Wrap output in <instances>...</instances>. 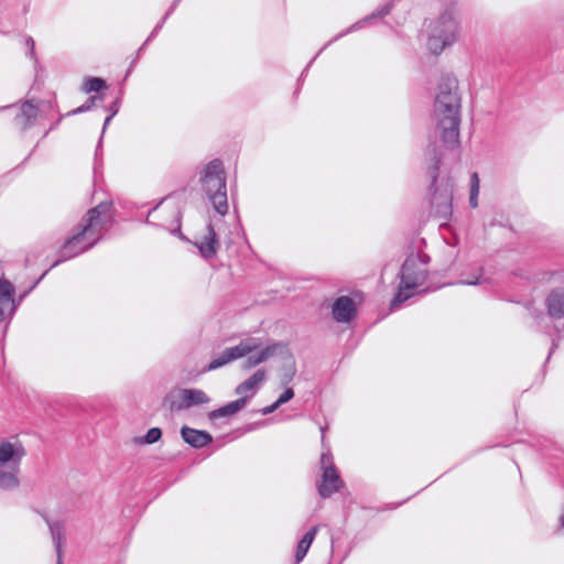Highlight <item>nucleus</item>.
<instances>
[{
    "instance_id": "f257e3e1",
    "label": "nucleus",
    "mask_w": 564,
    "mask_h": 564,
    "mask_svg": "<svg viewBox=\"0 0 564 564\" xmlns=\"http://www.w3.org/2000/svg\"><path fill=\"white\" fill-rule=\"evenodd\" d=\"M460 101L457 78L453 74H443L433 107L434 135L429 137L425 151V158L430 161L427 174L431 177V214L441 220H448L453 215L454 182L451 177L438 180L443 150L437 145L436 139L441 140L446 150L459 147Z\"/></svg>"
},
{
    "instance_id": "f03ea898",
    "label": "nucleus",
    "mask_w": 564,
    "mask_h": 564,
    "mask_svg": "<svg viewBox=\"0 0 564 564\" xmlns=\"http://www.w3.org/2000/svg\"><path fill=\"white\" fill-rule=\"evenodd\" d=\"M116 210L111 200H104L95 207L87 210L82 221L77 225V230L69 236L58 250L57 260L45 270L28 290L15 297L17 307L21 304L37 284L45 278L52 268L69 260L80 253H84L95 247L105 236L115 223Z\"/></svg>"
},
{
    "instance_id": "7ed1b4c3",
    "label": "nucleus",
    "mask_w": 564,
    "mask_h": 564,
    "mask_svg": "<svg viewBox=\"0 0 564 564\" xmlns=\"http://www.w3.org/2000/svg\"><path fill=\"white\" fill-rule=\"evenodd\" d=\"M397 276L399 278L400 283L390 302L391 311L399 308L405 301L410 300L414 295L423 296L446 285L445 283L437 285L430 284L426 288L417 290L427 281L429 271L426 268L417 265V261L414 260L413 251L406 256Z\"/></svg>"
},
{
    "instance_id": "20e7f679",
    "label": "nucleus",
    "mask_w": 564,
    "mask_h": 564,
    "mask_svg": "<svg viewBox=\"0 0 564 564\" xmlns=\"http://www.w3.org/2000/svg\"><path fill=\"white\" fill-rule=\"evenodd\" d=\"M456 13L457 2L451 0L444 4L438 19L430 23L426 45L433 55H440L447 46L456 42L458 35Z\"/></svg>"
},
{
    "instance_id": "39448f33",
    "label": "nucleus",
    "mask_w": 564,
    "mask_h": 564,
    "mask_svg": "<svg viewBox=\"0 0 564 564\" xmlns=\"http://www.w3.org/2000/svg\"><path fill=\"white\" fill-rule=\"evenodd\" d=\"M203 192L220 216L228 214L227 175L220 159L209 161L199 173Z\"/></svg>"
},
{
    "instance_id": "423d86ee",
    "label": "nucleus",
    "mask_w": 564,
    "mask_h": 564,
    "mask_svg": "<svg viewBox=\"0 0 564 564\" xmlns=\"http://www.w3.org/2000/svg\"><path fill=\"white\" fill-rule=\"evenodd\" d=\"M393 8V3L392 2H388L386 4H383L382 7L378 8L377 10H375L371 14L367 15L366 18H364L362 20L360 21H357L356 23L351 24L348 29H346L345 31L338 33L336 36H334L328 43H326L318 52L317 54L308 62V64L306 65V67L303 69V72L301 73L299 79H297V88L295 89L294 91V95L299 94L300 91V85L302 84L303 79L305 78V75L308 70V68L311 67V65L314 63V61L316 59V57L323 52V50H325L328 45H330L332 43H334L335 41L339 40L340 37H343L344 35L350 33V32H354V31H357L359 29H361L364 26L365 23H367L368 21L370 20H373V19H378V18H383L386 15H388L391 10Z\"/></svg>"
},
{
    "instance_id": "0eeeda50",
    "label": "nucleus",
    "mask_w": 564,
    "mask_h": 564,
    "mask_svg": "<svg viewBox=\"0 0 564 564\" xmlns=\"http://www.w3.org/2000/svg\"><path fill=\"white\" fill-rule=\"evenodd\" d=\"M317 492L322 499L330 498L335 492L345 487V482L340 477L336 466H327L323 468L321 481L317 482Z\"/></svg>"
},
{
    "instance_id": "6e6552de",
    "label": "nucleus",
    "mask_w": 564,
    "mask_h": 564,
    "mask_svg": "<svg viewBox=\"0 0 564 564\" xmlns=\"http://www.w3.org/2000/svg\"><path fill=\"white\" fill-rule=\"evenodd\" d=\"M26 451L21 443L1 442L0 443V467H9L11 470L19 471L22 458Z\"/></svg>"
},
{
    "instance_id": "1a4fd4ad",
    "label": "nucleus",
    "mask_w": 564,
    "mask_h": 564,
    "mask_svg": "<svg viewBox=\"0 0 564 564\" xmlns=\"http://www.w3.org/2000/svg\"><path fill=\"white\" fill-rule=\"evenodd\" d=\"M332 315L338 323H350L357 316V305L348 295L338 296L332 305Z\"/></svg>"
},
{
    "instance_id": "9d476101",
    "label": "nucleus",
    "mask_w": 564,
    "mask_h": 564,
    "mask_svg": "<svg viewBox=\"0 0 564 564\" xmlns=\"http://www.w3.org/2000/svg\"><path fill=\"white\" fill-rule=\"evenodd\" d=\"M194 246L198 249L199 256L204 260H210L217 256L220 242L212 221L207 224V234L200 241H195Z\"/></svg>"
},
{
    "instance_id": "9b49d317",
    "label": "nucleus",
    "mask_w": 564,
    "mask_h": 564,
    "mask_svg": "<svg viewBox=\"0 0 564 564\" xmlns=\"http://www.w3.org/2000/svg\"><path fill=\"white\" fill-rule=\"evenodd\" d=\"M182 440L195 449H202L214 442L213 435L205 430L183 425L180 430Z\"/></svg>"
},
{
    "instance_id": "f8f14e48",
    "label": "nucleus",
    "mask_w": 564,
    "mask_h": 564,
    "mask_svg": "<svg viewBox=\"0 0 564 564\" xmlns=\"http://www.w3.org/2000/svg\"><path fill=\"white\" fill-rule=\"evenodd\" d=\"M544 305L549 318L560 319L564 317V288L552 289L544 300Z\"/></svg>"
},
{
    "instance_id": "ddd939ff",
    "label": "nucleus",
    "mask_w": 564,
    "mask_h": 564,
    "mask_svg": "<svg viewBox=\"0 0 564 564\" xmlns=\"http://www.w3.org/2000/svg\"><path fill=\"white\" fill-rule=\"evenodd\" d=\"M14 285L6 279H0V323L4 321V310L10 306L9 315L17 311Z\"/></svg>"
},
{
    "instance_id": "4468645a",
    "label": "nucleus",
    "mask_w": 564,
    "mask_h": 564,
    "mask_svg": "<svg viewBox=\"0 0 564 564\" xmlns=\"http://www.w3.org/2000/svg\"><path fill=\"white\" fill-rule=\"evenodd\" d=\"M39 108L35 106L32 100H25L20 111L14 117V122L20 127L22 131L30 129L37 118Z\"/></svg>"
},
{
    "instance_id": "2eb2a0df",
    "label": "nucleus",
    "mask_w": 564,
    "mask_h": 564,
    "mask_svg": "<svg viewBox=\"0 0 564 564\" xmlns=\"http://www.w3.org/2000/svg\"><path fill=\"white\" fill-rule=\"evenodd\" d=\"M265 380V370L258 369L252 376H250L247 380L239 383L235 388V393L238 395H251V398L257 393L259 384Z\"/></svg>"
},
{
    "instance_id": "dca6fc26",
    "label": "nucleus",
    "mask_w": 564,
    "mask_h": 564,
    "mask_svg": "<svg viewBox=\"0 0 564 564\" xmlns=\"http://www.w3.org/2000/svg\"><path fill=\"white\" fill-rule=\"evenodd\" d=\"M181 393L182 403L177 406L178 410L189 409L192 406L208 403L210 401V398L199 389H183Z\"/></svg>"
},
{
    "instance_id": "f3484780",
    "label": "nucleus",
    "mask_w": 564,
    "mask_h": 564,
    "mask_svg": "<svg viewBox=\"0 0 564 564\" xmlns=\"http://www.w3.org/2000/svg\"><path fill=\"white\" fill-rule=\"evenodd\" d=\"M47 525H48L50 533H51V536H52V540H53V543L55 546V551H56V556H57L56 564H63L62 544L65 539L64 525L61 521H52V520H47Z\"/></svg>"
},
{
    "instance_id": "a211bd4d",
    "label": "nucleus",
    "mask_w": 564,
    "mask_h": 564,
    "mask_svg": "<svg viewBox=\"0 0 564 564\" xmlns=\"http://www.w3.org/2000/svg\"><path fill=\"white\" fill-rule=\"evenodd\" d=\"M260 347L257 338H248L246 340H241L237 346L229 347L228 354L231 357L232 361L239 358L246 357L247 355L253 352Z\"/></svg>"
},
{
    "instance_id": "6ab92c4d",
    "label": "nucleus",
    "mask_w": 564,
    "mask_h": 564,
    "mask_svg": "<svg viewBox=\"0 0 564 564\" xmlns=\"http://www.w3.org/2000/svg\"><path fill=\"white\" fill-rule=\"evenodd\" d=\"M263 359L267 361L269 358L280 356L283 360L291 359L293 355L289 344L284 341H274L264 348L260 349Z\"/></svg>"
},
{
    "instance_id": "aec40b11",
    "label": "nucleus",
    "mask_w": 564,
    "mask_h": 564,
    "mask_svg": "<svg viewBox=\"0 0 564 564\" xmlns=\"http://www.w3.org/2000/svg\"><path fill=\"white\" fill-rule=\"evenodd\" d=\"M317 527H312L297 542L295 550V562L294 564H299L306 556L315 536L317 533Z\"/></svg>"
},
{
    "instance_id": "412c9836",
    "label": "nucleus",
    "mask_w": 564,
    "mask_h": 564,
    "mask_svg": "<svg viewBox=\"0 0 564 564\" xmlns=\"http://www.w3.org/2000/svg\"><path fill=\"white\" fill-rule=\"evenodd\" d=\"M108 84L105 78L97 76H87L84 78L80 90L85 94L105 95Z\"/></svg>"
},
{
    "instance_id": "4be33fe9",
    "label": "nucleus",
    "mask_w": 564,
    "mask_h": 564,
    "mask_svg": "<svg viewBox=\"0 0 564 564\" xmlns=\"http://www.w3.org/2000/svg\"><path fill=\"white\" fill-rule=\"evenodd\" d=\"M295 375H296V366H295L294 356L292 355L291 359L284 360V364L281 368V379H280L281 386L282 387L289 386L293 381Z\"/></svg>"
},
{
    "instance_id": "5701e85b",
    "label": "nucleus",
    "mask_w": 564,
    "mask_h": 564,
    "mask_svg": "<svg viewBox=\"0 0 564 564\" xmlns=\"http://www.w3.org/2000/svg\"><path fill=\"white\" fill-rule=\"evenodd\" d=\"M15 470L4 471L0 469V489L12 490L19 487L20 480Z\"/></svg>"
},
{
    "instance_id": "b1692460",
    "label": "nucleus",
    "mask_w": 564,
    "mask_h": 564,
    "mask_svg": "<svg viewBox=\"0 0 564 564\" xmlns=\"http://www.w3.org/2000/svg\"><path fill=\"white\" fill-rule=\"evenodd\" d=\"M104 100H105V95H91L85 100V102L82 106L68 111L66 113V116L69 117V116L80 115V113L90 111L91 109H94L96 107L97 102H101Z\"/></svg>"
},
{
    "instance_id": "393cba45",
    "label": "nucleus",
    "mask_w": 564,
    "mask_h": 564,
    "mask_svg": "<svg viewBox=\"0 0 564 564\" xmlns=\"http://www.w3.org/2000/svg\"><path fill=\"white\" fill-rule=\"evenodd\" d=\"M319 430L322 433V448H323V452H322V455L319 458V464H321V469L323 470V468H325L327 466H335V464H334V457H333L332 451L325 442V427L321 426Z\"/></svg>"
},
{
    "instance_id": "a878e982",
    "label": "nucleus",
    "mask_w": 564,
    "mask_h": 564,
    "mask_svg": "<svg viewBox=\"0 0 564 564\" xmlns=\"http://www.w3.org/2000/svg\"><path fill=\"white\" fill-rule=\"evenodd\" d=\"M162 430L160 427H151L148 432L141 437H134V443L137 444H154L159 442L162 437Z\"/></svg>"
},
{
    "instance_id": "bb28decb",
    "label": "nucleus",
    "mask_w": 564,
    "mask_h": 564,
    "mask_svg": "<svg viewBox=\"0 0 564 564\" xmlns=\"http://www.w3.org/2000/svg\"><path fill=\"white\" fill-rule=\"evenodd\" d=\"M232 359L229 357L228 349L226 348L218 357L214 358L205 368L206 371H213L218 368L226 366L231 362Z\"/></svg>"
},
{
    "instance_id": "cd10ccee",
    "label": "nucleus",
    "mask_w": 564,
    "mask_h": 564,
    "mask_svg": "<svg viewBox=\"0 0 564 564\" xmlns=\"http://www.w3.org/2000/svg\"><path fill=\"white\" fill-rule=\"evenodd\" d=\"M232 359L229 357L228 349L226 348L218 357L214 358L205 368L206 371H213L218 368L226 366L231 362Z\"/></svg>"
},
{
    "instance_id": "c85d7f7f",
    "label": "nucleus",
    "mask_w": 564,
    "mask_h": 564,
    "mask_svg": "<svg viewBox=\"0 0 564 564\" xmlns=\"http://www.w3.org/2000/svg\"><path fill=\"white\" fill-rule=\"evenodd\" d=\"M251 395H242L231 402H228L226 405L228 414L234 415L241 411L250 401Z\"/></svg>"
},
{
    "instance_id": "c756f323",
    "label": "nucleus",
    "mask_w": 564,
    "mask_h": 564,
    "mask_svg": "<svg viewBox=\"0 0 564 564\" xmlns=\"http://www.w3.org/2000/svg\"><path fill=\"white\" fill-rule=\"evenodd\" d=\"M264 361L265 360L263 359V356L260 350L254 355L249 354V355H247V358L243 361V369H251Z\"/></svg>"
},
{
    "instance_id": "7c9ffc66",
    "label": "nucleus",
    "mask_w": 564,
    "mask_h": 564,
    "mask_svg": "<svg viewBox=\"0 0 564 564\" xmlns=\"http://www.w3.org/2000/svg\"><path fill=\"white\" fill-rule=\"evenodd\" d=\"M182 218H183V213L181 212V209H177L176 214H175V220H176L177 226L171 230V234L173 236H177L183 241L189 242V239L183 235L182 229H181Z\"/></svg>"
},
{
    "instance_id": "2f4dec72",
    "label": "nucleus",
    "mask_w": 564,
    "mask_h": 564,
    "mask_svg": "<svg viewBox=\"0 0 564 564\" xmlns=\"http://www.w3.org/2000/svg\"><path fill=\"white\" fill-rule=\"evenodd\" d=\"M122 89L119 91V95L105 108V110L111 115V116H116L119 110H120V107H121V100H122Z\"/></svg>"
},
{
    "instance_id": "473e14b6",
    "label": "nucleus",
    "mask_w": 564,
    "mask_h": 564,
    "mask_svg": "<svg viewBox=\"0 0 564 564\" xmlns=\"http://www.w3.org/2000/svg\"><path fill=\"white\" fill-rule=\"evenodd\" d=\"M293 398H294V390L286 386L284 391L276 399V401L280 405H283V404L288 403L289 401H291Z\"/></svg>"
},
{
    "instance_id": "72a5a7b5",
    "label": "nucleus",
    "mask_w": 564,
    "mask_h": 564,
    "mask_svg": "<svg viewBox=\"0 0 564 564\" xmlns=\"http://www.w3.org/2000/svg\"><path fill=\"white\" fill-rule=\"evenodd\" d=\"M207 415H208V419H209L210 421H215V420L220 419V417L230 416V415L228 414V411H227L226 405H223V406H220V408H218V409H215V410H213V411L208 412V414H207Z\"/></svg>"
},
{
    "instance_id": "f704fd0d",
    "label": "nucleus",
    "mask_w": 564,
    "mask_h": 564,
    "mask_svg": "<svg viewBox=\"0 0 564 564\" xmlns=\"http://www.w3.org/2000/svg\"><path fill=\"white\" fill-rule=\"evenodd\" d=\"M102 142H104V138L102 135L99 137V140L97 142V145H96V150H95V171L97 170V166L100 164L101 165V159H102Z\"/></svg>"
},
{
    "instance_id": "c9c22d12",
    "label": "nucleus",
    "mask_w": 564,
    "mask_h": 564,
    "mask_svg": "<svg viewBox=\"0 0 564 564\" xmlns=\"http://www.w3.org/2000/svg\"><path fill=\"white\" fill-rule=\"evenodd\" d=\"M488 281H489L488 279H484L481 275H478L476 278L462 280V281H459V284H464V285H479V284L486 283Z\"/></svg>"
},
{
    "instance_id": "e433bc0d",
    "label": "nucleus",
    "mask_w": 564,
    "mask_h": 564,
    "mask_svg": "<svg viewBox=\"0 0 564 564\" xmlns=\"http://www.w3.org/2000/svg\"><path fill=\"white\" fill-rule=\"evenodd\" d=\"M414 260L417 261V265L421 268H426V265L431 261V257L427 253H417L414 254Z\"/></svg>"
},
{
    "instance_id": "4c0bfd02",
    "label": "nucleus",
    "mask_w": 564,
    "mask_h": 564,
    "mask_svg": "<svg viewBox=\"0 0 564 564\" xmlns=\"http://www.w3.org/2000/svg\"><path fill=\"white\" fill-rule=\"evenodd\" d=\"M533 317H534V319L536 322L538 329L541 330V332L547 333V330L542 327V323L545 322V319H546V316L544 315V313L535 312Z\"/></svg>"
},
{
    "instance_id": "58836bf2",
    "label": "nucleus",
    "mask_w": 564,
    "mask_h": 564,
    "mask_svg": "<svg viewBox=\"0 0 564 564\" xmlns=\"http://www.w3.org/2000/svg\"><path fill=\"white\" fill-rule=\"evenodd\" d=\"M281 405L278 403V401L275 400L272 404L268 405V406H264L262 409L259 410V412L262 414V415H268V414H271L273 413L274 411H276Z\"/></svg>"
},
{
    "instance_id": "ea45409f",
    "label": "nucleus",
    "mask_w": 564,
    "mask_h": 564,
    "mask_svg": "<svg viewBox=\"0 0 564 564\" xmlns=\"http://www.w3.org/2000/svg\"><path fill=\"white\" fill-rule=\"evenodd\" d=\"M478 194H479V189L470 188L469 205L471 208H476L478 206Z\"/></svg>"
},
{
    "instance_id": "a19ab883",
    "label": "nucleus",
    "mask_w": 564,
    "mask_h": 564,
    "mask_svg": "<svg viewBox=\"0 0 564 564\" xmlns=\"http://www.w3.org/2000/svg\"><path fill=\"white\" fill-rule=\"evenodd\" d=\"M558 343H560V337L557 338H553L552 339V345H551V348H550V351H549V355L546 357V360L544 362V366L549 362V360L551 359V356L554 354V351L556 350V348L558 347Z\"/></svg>"
},
{
    "instance_id": "79ce46f5",
    "label": "nucleus",
    "mask_w": 564,
    "mask_h": 564,
    "mask_svg": "<svg viewBox=\"0 0 564 564\" xmlns=\"http://www.w3.org/2000/svg\"><path fill=\"white\" fill-rule=\"evenodd\" d=\"M25 44H26V46L30 50V53H29L30 57L34 58L35 57V42H34V40L31 36H29L26 39V41H25Z\"/></svg>"
},
{
    "instance_id": "37998d69",
    "label": "nucleus",
    "mask_w": 564,
    "mask_h": 564,
    "mask_svg": "<svg viewBox=\"0 0 564 564\" xmlns=\"http://www.w3.org/2000/svg\"><path fill=\"white\" fill-rule=\"evenodd\" d=\"M470 188L479 189V177L478 173L474 172L470 176Z\"/></svg>"
},
{
    "instance_id": "c03bdc74",
    "label": "nucleus",
    "mask_w": 564,
    "mask_h": 564,
    "mask_svg": "<svg viewBox=\"0 0 564 564\" xmlns=\"http://www.w3.org/2000/svg\"><path fill=\"white\" fill-rule=\"evenodd\" d=\"M169 19V17H166V13L163 15V18L156 23V25L153 28L154 30V33H159L160 30L163 28L164 23L166 22V20Z\"/></svg>"
},
{
    "instance_id": "a18cd8bd",
    "label": "nucleus",
    "mask_w": 564,
    "mask_h": 564,
    "mask_svg": "<svg viewBox=\"0 0 564 564\" xmlns=\"http://www.w3.org/2000/svg\"><path fill=\"white\" fill-rule=\"evenodd\" d=\"M113 116L111 115H108L104 121V124H102V129H101V134L100 135H105L106 133V130L108 128V126L110 124L111 120H112Z\"/></svg>"
},
{
    "instance_id": "49530a36",
    "label": "nucleus",
    "mask_w": 564,
    "mask_h": 564,
    "mask_svg": "<svg viewBox=\"0 0 564 564\" xmlns=\"http://www.w3.org/2000/svg\"><path fill=\"white\" fill-rule=\"evenodd\" d=\"M181 0H174L172 2V4L170 6V8L166 10V17H170L176 9V7L178 6Z\"/></svg>"
},
{
    "instance_id": "de8ad7c7",
    "label": "nucleus",
    "mask_w": 564,
    "mask_h": 564,
    "mask_svg": "<svg viewBox=\"0 0 564 564\" xmlns=\"http://www.w3.org/2000/svg\"><path fill=\"white\" fill-rule=\"evenodd\" d=\"M138 59H139V57H137V56H135V57L132 59V62L130 63V65H129V67H128L127 72H126V75H124V77H126V78H127L128 76H130V74H131L132 69H133V68H134V66L137 65Z\"/></svg>"
},
{
    "instance_id": "09e8293b",
    "label": "nucleus",
    "mask_w": 564,
    "mask_h": 564,
    "mask_svg": "<svg viewBox=\"0 0 564 564\" xmlns=\"http://www.w3.org/2000/svg\"><path fill=\"white\" fill-rule=\"evenodd\" d=\"M138 59H139V57H137V56H135V57L132 59V62L130 63V65H129V67H128L127 72H126V75H124V77H126V78H127L128 76H130V74H131L132 69H133V68H134V66L137 65Z\"/></svg>"
},
{
    "instance_id": "8fccbe9b",
    "label": "nucleus",
    "mask_w": 564,
    "mask_h": 564,
    "mask_svg": "<svg viewBox=\"0 0 564 564\" xmlns=\"http://www.w3.org/2000/svg\"><path fill=\"white\" fill-rule=\"evenodd\" d=\"M138 59H139V57H137V56H135V57L132 59V62L130 63V65H129V67H128L127 72H126V75H124V77H126V78H127L128 76H130V74H131L132 69H133V68H134V66L137 65Z\"/></svg>"
},
{
    "instance_id": "3c124183",
    "label": "nucleus",
    "mask_w": 564,
    "mask_h": 564,
    "mask_svg": "<svg viewBox=\"0 0 564 564\" xmlns=\"http://www.w3.org/2000/svg\"><path fill=\"white\" fill-rule=\"evenodd\" d=\"M62 118H63V116H61V117L56 120V122H54V123L50 127V129H48L47 131H45V133H44V135H43V137H46V135L48 134V132H50V131H52L53 129H55V128L61 123Z\"/></svg>"
},
{
    "instance_id": "603ef678",
    "label": "nucleus",
    "mask_w": 564,
    "mask_h": 564,
    "mask_svg": "<svg viewBox=\"0 0 564 564\" xmlns=\"http://www.w3.org/2000/svg\"><path fill=\"white\" fill-rule=\"evenodd\" d=\"M156 35L158 33H154V30H152L148 39L144 41L143 46H147Z\"/></svg>"
},
{
    "instance_id": "864d4df0",
    "label": "nucleus",
    "mask_w": 564,
    "mask_h": 564,
    "mask_svg": "<svg viewBox=\"0 0 564 564\" xmlns=\"http://www.w3.org/2000/svg\"><path fill=\"white\" fill-rule=\"evenodd\" d=\"M164 199H165V198L161 199V200H160V202H159V203H158V204H156V205H155V206L150 210V213H149V215H148V217H147V220H145V223H147V224H151V221L149 220V217H150L151 213H152V212H154L155 209H158V207L162 204V202H163Z\"/></svg>"
},
{
    "instance_id": "5fc2aeb1",
    "label": "nucleus",
    "mask_w": 564,
    "mask_h": 564,
    "mask_svg": "<svg viewBox=\"0 0 564 564\" xmlns=\"http://www.w3.org/2000/svg\"><path fill=\"white\" fill-rule=\"evenodd\" d=\"M558 530H564V513L558 518Z\"/></svg>"
},
{
    "instance_id": "6e6d98bb",
    "label": "nucleus",
    "mask_w": 564,
    "mask_h": 564,
    "mask_svg": "<svg viewBox=\"0 0 564 564\" xmlns=\"http://www.w3.org/2000/svg\"><path fill=\"white\" fill-rule=\"evenodd\" d=\"M37 513H39V514H41V517L43 518V520H44L46 523H47V520H51V519L48 518V516H47L45 512H40V511H37Z\"/></svg>"
},
{
    "instance_id": "4d7b16f0",
    "label": "nucleus",
    "mask_w": 564,
    "mask_h": 564,
    "mask_svg": "<svg viewBox=\"0 0 564 564\" xmlns=\"http://www.w3.org/2000/svg\"><path fill=\"white\" fill-rule=\"evenodd\" d=\"M147 46H143V44L139 47V50L137 51V57H140L141 53L144 51Z\"/></svg>"
},
{
    "instance_id": "13d9d810",
    "label": "nucleus",
    "mask_w": 564,
    "mask_h": 564,
    "mask_svg": "<svg viewBox=\"0 0 564 564\" xmlns=\"http://www.w3.org/2000/svg\"><path fill=\"white\" fill-rule=\"evenodd\" d=\"M11 107H12V105L0 107V111L6 110V109L11 108Z\"/></svg>"
}]
</instances>
